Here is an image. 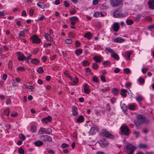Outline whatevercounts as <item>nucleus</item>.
I'll return each instance as SVG.
<instances>
[{"instance_id":"12","label":"nucleus","mask_w":154,"mask_h":154,"mask_svg":"<svg viewBox=\"0 0 154 154\" xmlns=\"http://www.w3.org/2000/svg\"><path fill=\"white\" fill-rule=\"evenodd\" d=\"M149 8L151 9H154V0H150L147 3Z\"/></svg>"},{"instance_id":"31","label":"nucleus","mask_w":154,"mask_h":154,"mask_svg":"<svg viewBox=\"0 0 154 154\" xmlns=\"http://www.w3.org/2000/svg\"><path fill=\"white\" fill-rule=\"evenodd\" d=\"M139 147L140 148L144 149L146 148L147 147V146L145 144L140 143L139 144Z\"/></svg>"},{"instance_id":"35","label":"nucleus","mask_w":154,"mask_h":154,"mask_svg":"<svg viewBox=\"0 0 154 154\" xmlns=\"http://www.w3.org/2000/svg\"><path fill=\"white\" fill-rule=\"evenodd\" d=\"M126 23L128 25H130L133 23V21L131 20L128 19L126 20Z\"/></svg>"},{"instance_id":"41","label":"nucleus","mask_w":154,"mask_h":154,"mask_svg":"<svg viewBox=\"0 0 154 154\" xmlns=\"http://www.w3.org/2000/svg\"><path fill=\"white\" fill-rule=\"evenodd\" d=\"M105 51H107L111 53V54L112 53L114 52V51H113L110 48L106 47L105 48Z\"/></svg>"},{"instance_id":"43","label":"nucleus","mask_w":154,"mask_h":154,"mask_svg":"<svg viewBox=\"0 0 154 154\" xmlns=\"http://www.w3.org/2000/svg\"><path fill=\"white\" fill-rule=\"evenodd\" d=\"M127 15V14L126 13H120L119 17H123L125 16H126Z\"/></svg>"},{"instance_id":"46","label":"nucleus","mask_w":154,"mask_h":154,"mask_svg":"<svg viewBox=\"0 0 154 154\" xmlns=\"http://www.w3.org/2000/svg\"><path fill=\"white\" fill-rule=\"evenodd\" d=\"M89 62L86 60H85L83 62V65L85 66H86L89 65Z\"/></svg>"},{"instance_id":"63","label":"nucleus","mask_w":154,"mask_h":154,"mask_svg":"<svg viewBox=\"0 0 154 154\" xmlns=\"http://www.w3.org/2000/svg\"><path fill=\"white\" fill-rule=\"evenodd\" d=\"M64 5L66 7H68L69 6V4L68 3L67 1H65L64 2Z\"/></svg>"},{"instance_id":"19","label":"nucleus","mask_w":154,"mask_h":154,"mask_svg":"<svg viewBox=\"0 0 154 154\" xmlns=\"http://www.w3.org/2000/svg\"><path fill=\"white\" fill-rule=\"evenodd\" d=\"M34 144L37 146H39L42 145L43 143L42 141L38 140L35 141Z\"/></svg>"},{"instance_id":"37","label":"nucleus","mask_w":154,"mask_h":154,"mask_svg":"<svg viewBox=\"0 0 154 154\" xmlns=\"http://www.w3.org/2000/svg\"><path fill=\"white\" fill-rule=\"evenodd\" d=\"M98 67V65L95 63H93L92 65V68L93 69H97Z\"/></svg>"},{"instance_id":"14","label":"nucleus","mask_w":154,"mask_h":154,"mask_svg":"<svg viewBox=\"0 0 154 154\" xmlns=\"http://www.w3.org/2000/svg\"><path fill=\"white\" fill-rule=\"evenodd\" d=\"M84 90L86 94H88L90 92V90L89 89V86L88 85L86 84H85L84 87Z\"/></svg>"},{"instance_id":"2","label":"nucleus","mask_w":154,"mask_h":154,"mask_svg":"<svg viewBox=\"0 0 154 154\" xmlns=\"http://www.w3.org/2000/svg\"><path fill=\"white\" fill-rule=\"evenodd\" d=\"M122 2L123 0H110V4L113 8L118 7Z\"/></svg>"},{"instance_id":"10","label":"nucleus","mask_w":154,"mask_h":154,"mask_svg":"<svg viewBox=\"0 0 154 154\" xmlns=\"http://www.w3.org/2000/svg\"><path fill=\"white\" fill-rule=\"evenodd\" d=\"M17 53L18 54V58L19 60L23 61L26 59V57L23 54L19 52H17Z\"/></svg>"},{"instance_id":"28","label":"nucleus","mask_w":154,"mask_h":154,"mask_svg":"<svg viewBox=\"0 0 154 154\" xmlns=\"http://www.w3.org/2000/svg\"><path fill=\"white\" fill-rule=\"evenodd\" d=\"M39 62V60L36 59H34L31 60V63L35 64H37Z\"/></svg>"},{"instance_id":"18","label":"nucleus","mask_w":154,"mask_h":154,"mask_svg":"<svg viewBox=\"0 0 154 154\" xmlns=\"http://www.w3.org/2000/svg\"><path fill=\"white\" fill-rule=\"evenodd\" d=\"M111 54L112 57L114 59H116L117 60H119V58L118 55L115 52L112 53Z\"/></svg>"},{"instance_id":"36","label":"nucleus","mask_w":154,"mask_h":154,"mask_svg":"<svg viewBox=\"0 0 154 154\" xmlns=\"http://www.w3.org/2000/svg\"><path fill=\"white\" fill-rule=\"evenodd\" d=\"M110 62L109 61H106L103 62V65L105 66H109L110 64Z\"/></svg>"},{"instance_id":"48","label":"nucleus","mask_w":154,"mask_h":154,"mask_svg":"<svg viewBox=\"0 0 154 154\" xmlns=\"http://www.w3.org/2000/svg\"><path fill=\"white\" fill-rule=\"evenodd\" d=\"M139 82L141 84H143L144 82V80L142 78H140L138 79Z\"/></svg>"},{"instance_id":"17","label":"nucleus","mask_w":154,"mask_h":154,"mask_svg":"<svg viewBox=\"0 0 154 154\" xmlns=\"http://www.w3.org/2000/svg\"><path fill=\"white\" fill-rule=\"evenodd\" d=\"M93 59L97 63H100L101 61V58L100 57L97 56H95L93 58Z\"/></svg>"},{"instance_id":"15","label":"nucleus","mask_w":154,"mask_h":154,"mask_svg":"<svg viewBox=\"0 0 154 154\" xmlns=\"http://www.w3.org/2000/svg\"><path fill=\"white\" fill-rule=\"evenodd\" d=\"M132 53L130 52L127 51L125 53V56L126 57V59L128 60H129L130 59V56Z\"/></svg>"},{"instance_id":"32","label":"nucleus","mask_w":154,"mask_h":154,"mask_svg":"<svg viewBox=\"0 0 154 154\" xmlns=\"http://www.w3.org/2000/svg\"><path fill=\"white\" fill-rule=\"evenodd\" d=\"M43 69L42 67H39L37 70V72L39 73L42 74L43 72Z\"/></svg>"},{"instance_id":"56","label":"nucleus","mask_w":154,"mask_h":154,"mask_svg":"<svg viewBox=\"0 0 154 154\" xmlns=\"http://www.w3.org/2000/svg\"><path fill=\"white\" fill-rule=\"evenodd\" d=\"M62 147L63 148H67L69 147V145L67 144L64 143L62 145Z\"/></svg>"},{"instance_id":"9","label":"nucleus","mask_w":154,"mask_h":154,"mask_svg":"<svg viewBox=\"0 0 154 154\" xmlns=\"http://www.w3.org/2000/svg\"><path fill=\"white\" fill-rule=\"evenodd\" d=\"M112 28L114 31L115 32H118L119 28V23L117 22L114 23L112 25Z\"/></svg>"},{"instance_id":"23","label":"nucleus","mask_w":154,"mask_h":154,"mask_svg":"<svg viewBox=\"0 0 154 154\" xmlns=\"http://www.w3.org/2000/svg\"><path fill=\"white\" fill-rule=\"evenodd\" d=\"M84 117L82 116H80L77 119V121L79 123H81L84 120Z\"/></svg>"},{"instance_id":"53","label":"nucleus","mask_w":154,"mask_h":154,"mask_svg":"<svg viewBox=\"0 0 154 154\" xmlns=\"http://www.w3.org/2000/svg\"><path fill=\"white\" fill-rule=\"evenodd\" d=\"M72 40L70 39H67L65 40L66 43L67 44H70L72 42Z\"/></svg>"},{"instance_id":"62","label":"nucleus","mask_w":154,"mask_h":154,"mask_svg":"<svg viewBox=\"0 0 154 154\" xmlns=\"http://www.w3.org/2000/svg\"><path fill=\"white\" fill-rule=\"evenodd\" d=\"M99 15V13L98 12H95L93 15L94 16L96 17H98Z\"/></svg>"},{"instance_id":"13","label":"nucleus","mask_w":154,"mask_h":154,"mask_svg":"<svg viewBox=\"0 0 154 154\" xmlns=\"http://www.w3.org/2000/svg\"><path fill=\"white\" fill-rule=\"evenodd\" d=\"M99 144L101 147L104 148L108 146L109 143L108 142H105L100 140L99 142Z\"/></svg>"},{"instance_id":"27","label":"nucleus","mask_w":154,"mask_h":154,"mask_svg":"<svg viewBox=\"0 0 154 154\" xmlns=\"http://www.w3.org/2000/svg\"><path fill=\"white\" fill-rule=\"evenodd\" d=\"M70 19L71 21L74 22L75 23L78 20V18L75 16L72 17L70 18Z\"/></svg>"},{"instance_id":"6","label":"nucleus","mask_w":154,"mask_h":154,"mask_svg":"<svg viewBox=\"0 0 154 154\" xmlns=\"http://www.w3.org/2000/svg\"><path fill=\"white\" fill-rule=\"evenodd\" d=\"M99 128L97 126L94 125L91 128L89 131V134L91 135H93L98 131Z\"/></svg>"},{"instance_id":"60","label":"nucleus","mask_w":154,"mask_h":154,"mask_svg":"<svg viewBox=\"0 0 154 154\" xmlns=\"http://www.w3.org/2000/svg\"><path fill=\"white\" fill-rule=\"evenodd\" d=\"M141 16L140 14L137 15L136 17V20L137 21H139L140 19L141 18Z\"/></svg>"},{"instance_id":"52","label":"nucleus","mask_w":154,"mask_h":154,"mask_svg":"<svg viewBox=\"0 0 154 154\" xmlns=\"http://www.w3.org/2000/svg\"><path fill=\"white\" fill-rule=\"evenodd\" d=\"M75 47L76 48L78 47L79 46H80V42L78 41H76L75 42Z\"/></svg>"},{"instance_id":"61","label":"nucleus","mask_w":154,"mask_h":154,"mask_svg":"<svg viewBox=\"0 0 154 154\" xmlns=\"http://www.w3.org/2000/svg\"><path fill=\"white\" fill-rule=\"evenodd\" d=\"M100 79H101V80L103 81V82H106V79H105V77L104 76H101V77H100Z\"/></svg>"},{"instance_id":"50","label":"nucleus","mask_w":154,"mask_h":154,"mask_svg":"<svg viewBox=\"0 0 154 154\" xmlns=\"http://www.w3.org/2000/svg\"><path fill=\"white\" fill-rule=\"evenodd\" d=\"M93 80L96 82H99V79H97V78L94 76L93 77Z\"/></svg>"},{"instance_id":"54","label":"nucleus","mask_w":154,"mask_h":154,"mask_svg":"<svg viewBox=\"0 0 154 154\" xmlns=\"http://www.w3.org/2000/svg\"><path fill=\"white\" fill-rule=\"evenodd\" d=\"M17 70L19 71H23L25 70V69L23 67H19L17 68Z\"/></svg>"},{"instance_id":"44","label":"nucleus","mask_w":154,"mask_h":154,"mask_svg":"<svg viewBox=\"0 0 154 154\" xmlns=\"http://www.w3.org/2000/svg\"><path fill=\"white\" fill-rule=\"evenodd\" d=\"M64 73L66 76L68 77L69 78L71 79V80H72V78L70 75L68 73L67 71L65 72Z\"/></svg>"},{"instance_id":"64","label":"nucleus","mask_w":154,"mask_h":154,"mask_svg":"<svg viewBox=\"0 0 154 154\" xmlns=\"http://www.w3.org/2000/svg\"><path fill=\"white\" fill-rule=\"evenodd\" d=\"M46 149L48 150V152L49 153H50L51 154H54V151L53 150H50V149Z\"/></svg>"},{"instance_id":"58","label":"nucleus","mask_w":154,"mask_h":154,"mask_svg":"<svg viewBox=\"0 0 154 154\" xmlns=\"http://www.w3.org/2000/svg\"><path fill=\"white\" fill-rule=\"evenodd\" d=\"M11 101L10 98H8L7 99L6 101V104L7 105L10 104L11 103Z\"/></svg>"},{"instance_id":"16","label":"nucleus","mask_w":154,"mask_h":154,"mask_svg":"<svg viewBox=\"0 0 154 154\" xmlns=\"http://www.w3.org/2000/svg\"><path fill=\"white\" fill-rule=\"evenodd\" d=\"M125 39L121 38L119 37L114 39V42L116 43H121L124 42Z\"/></svg>"},{"instance_id":"55","label":"nucleus","mask_w":154,"mask_h":154,"mask_svg":"<svg viewBox=\"0 0 154 154\" xmlns=\"http://www.w3.org/2000/svg\"><path fill=\"white\" fill-rule=\"evenodd\" d=\"M148 69V68H143L142 69V71L143 73H145Z\"/></svg>"},{"instance_id":"5","label":"nucleus","mask_w":154,"mask_h":154,"mask_svg":"<svg viewBox=\"0 0 154 154\" xmlns=\"http://www.w3.org/2000/svg\"><path fill=\"white\" fill-rule=\"evenodd\" d=\"M30 39L32 40V42L38 44L40 43L41 39L38 38V36L36 35H34L32 36Z\"/></svg>"},{"instance_id":"24","label":"nucleus","mask_w":154,"mask_h":154,"mask_svg":"<svg viewBox=\"0 0 154 154\" xmlns=\"http://www.w3.org/2000/svg\"><path fill=\"white\" fill-rule=\"evenodd\" d=\"M45 38L48 41H51V37L48 33H46L45 35Z\"/></svg>"},{"instance_id":"7","label":"nucleus","mask_w":154,"mask_h":154,"mask_svg":"<svg viewBox=\"0 0 154 154\" xmlns=\"http://www.w3.org/2000/svg\"><path fill=\"white\" fill-rule=\"evenodd\" d=\"M122 8L119 7L116 10L113 12V15L115 18H119V13L121 12Z\"/></svg>"},{"instance_id":"51","label":"nucleus","mask_w":154,"mask_h":154,"mask_svg":"<svg viewBox=\"0 0 154 154\" xmlns=\"http://www.w3.org/2000/svg\"><path fill=\"white\" fill-rule=\"evenodd\" d=\"M124 72L127 74H128L130 72V69L128 68H125L124 69Z\"/></svg>"},{"instance_id":"47","label":"nucleus","mask_w":154,"mask_h":154,"mask_svg":"<svg viewBox=\"0 0 154 154\" xmlns=\"http://www.w3.org/2000/svg\"><path fill=\"white\" fill-rule=\"evenodd\" d=\"M143 99V97L141 95H140L136 97L137 100L139 101H141Z\"/></svg>"},{"instance_id":"22","label":"nucleus","mask_w":154,"mask_h":154,"mask_svg":"<svg viewBox=\"0 0 154 154\" xmlns=\"http://www.w3.org/2000/svg\"><path fill=\"white\" fill-rule=\"evenodd\" d=\"M38 6L42 9H44L45 8V5L44 3H41L40 2H38L37 4Z\"/></svg>"},{"instance_id":"39","label":"nucleus","mask_w":154,"mask_h":154,"mask_svg":"<svg viewBox=\"0 0 154 154\" xmlns=\"http://www.w3.org/2000/svg\"><path fill=\"white\" fill-rule=\"evenodd\" d=\"M36 130V127L35 126H32L31 129V131L33 132H35Z\"/></svg>"},{"instance_id":"3","label":"nucleus","mask_w":154,"mask_h":154,"mask_svg":"<svg viewBox=\"0 0 154 154\" xmlns=\"http://www.w3.org/2000/svg\"><path fill=\"white\" fill-rule=\"evenodd\" d=\"M122 133L125 135L128 136L130 133V130L128 127L126 125H122L120 128Z\"/></svg>"},{"instance_id":"38","label":"nucleus","mask_w":154,"mask_h":154,"mask_svg":"<svg viewBox=\"0 0 154 154\" xmlns=\"http://www.w3.org/2000/svg\"><path fill=\"white\" fill-rule=\"evenodd\" d=\"M10 111V109L8 108L4 110V111L5 114L7 116H8Z\"/></svg>"},{"instance_id":"20","label":"nucleus","mask_w":154,"mask_h":154,"mask_svg":"<svg viewBox=\"0 0 154 154\" xmlns=\"http://www.w3.org/2000/svg\"><path fill=\"white\" fill-rule=\"evenodd\" d=\"M109 132L105 128L103 129L101 131V133L102 134L106 137V136L107 134H108Z\"/></svg>"},{"instance_id":"42","label":"nucleus","mask_w":154,"mask_h":154,"mask_svg":"<svg viewBox=\"0 0 154 154\" xmlns=\"http://www.w3.org/2000/svg\"><path fill=\"white\" fill-rule=\"evenodd\" d=\"M72 80L73 81V82L74 83V85H75L77 84L79 81L78 79L77 78H75L73 80L72 79Z\"/></svg>"},{"instance_id":"29","label":"nucleus","mask_w":154,"mask_h":154,"mask_svg":"<svg viewBox=\"0 0 154 154\" xmlns=\"http://www.w3.org/2000/svg\"><path fill=\"white\" fill-rule=\"evenodd\" d=\"M106 137L110 139H113L114 137V136L109 132L108 134L106 135Z\"/></svg>"},{"instance_id":"30","label":"nucleus","mask_w":154,"mask_h":154,"mask_svg":"<svg viewBox=\"0 0 154 154\" xmlns=\"http://www.w3.org/2000/svg\"><path fill=\"white\" fill-rule=\"evenodd\" d=\"M119 90L116 88H113L112 89V93L114 95H116L119 92Z\"/></svg>"},{"instance_id":"34","label":"nucleus","mask_w":154,"mask_h":154,"mask_svg":"<svg viewBox=\"0 0 154 154\" xmlns=\"http://www.w3.org/2000/svg\"><path fill=\"white\" fill-rule=\"evenodd\" d=\"M45 119L47 120L48 121V122H50L52 120V118L51 116H49L48 117H45L43 119V120H44Z\"/></svg>"},{"instance_id":"59","label":"nucleus","mask_w":154,"mask_h":154,"mask_svg":"<svg viewBox=\"0 0 154 154\" xmlns=\"http://www.w3.org/2000/svg\"><path fill=\"white\" fill-rule=\"evenodd\" d=\"M34 12V10L33 9H31L29 11V15L30 16H32L33 14V13Z\"/></svg>"},{"instance_id":"11","label":"nucleus","mask_w":154,"mask_h":154,"mask_svg":"<svg viewBox=\"0 0 154 154\" xmlns=\"http://www.w3.org/2000/svg\"><path fill=\"white\" fill-rule=\"evenodd\" d=\"M72 114L74 116H76L78 115L77 108L76 106H72Z\"/></svg>"},{"instance_id":"49","label":"nucleus","mask_w":154,"mask_h":154,"mask_svg":"<svg viewBox=\"0 0 154 154\" xmlns=\"http://www.w3.org/2000/svg\"><path fill=\"white\" fill-rule=\"evenodd\" d=\"M140 132H137L136 131H134L133 132V134L135 135L136 137H138L139 135Z\"/></svg>"},{"instance_id":"40","label":"nucleus","mask_w":154,"mask_h":154,"mask_svg":"<svg viewBox=\"0 0 154 154\" xmlns=\"http://www.w3.org/2000/svg\"><path fill=\"white\" fill-rule=\"evenodd\" d=\"M128 109H129L131 110H135V107L134 105L131 104L128 107Z\"/></svg>"},{"instance_id":"8","label":"nucleus","mask_w":154,"mask_h":154,"mask_svg":"<svg viewBox=\"0 0 154 154\" xmlns=\"http://www.w3.org/2000/svg\"><path fill=\"white\" fill-rule=\"evenodd\" d=\"M40 139L42 140L47 141H51L52 140L51 137L47 135L41 136Z\"/></svg>"},{"instance_id":"33","label":"nucleus","mask_w":154,"mask_h":154,"mask_svg":"<svg viewBox=\"0 0 154 154\" xmlns=\"http://www.w3.org/2000/svg\"><path fill=\"white\" fill-rule=\"evenodd\" d=\"M19 137L21 139V140H24L26 138V137L25 136L24 134H20L19 135Z\"/></svg>"},{"instance_id":"45","label":"nucleus","mask_w":154,"mask_h":154,"mask_svg":"<svg viewBox=\"0 0 154 154\" xmlns=\"http://www.w3.org/2000/svg\"><path fill=\"white\" fill-rule=\"evenodd\" d=\"M24 150L21 148H20L18 149V152L20 154H23L24 153Z\"/></svg>"},{"instance_id":"21","label":"nucleus","mask_w":154,"mask_h":154,"mask_svg":"<svg viewBox=\"0 0 154 154\" xmlns=\"http://www.w3.org/2000/svg\"><path fill=\"white\" fill-rule=\"evenodd\" d=\"M127 91L125 89H122L121 90V93L120 94L122 96L124 97H125L127 95Z\"/></svg>"},{"instance_id":"4","label":"nucleus","mask_w":154,"mask_h":154,"mask_svg":"<svg viewBox=\"0 0 154 154\" xmlns=\"http://www.w3.org/2000/svg\"><path fill=\"white\" fill-rule=\"evenodd\" d=\"M128 154H133L136 148L131 144H129L126 146Z\"/></svg>"},{"instance_id":"57","label":"nucleus","mask_w":154,"mask_h":154,"mask_svg":"<svg viewBox=\"0 0 154 154\" xmlns=\"http://www.w3.org/2000/svg\"><path fill=\"white\" fill-rule=\"evenodd\" d=\"M122 105H123V106H121V108L123 110H126L127 109V107L126 105L124 104H123Z\"/></svg>"},{"instance_id":"1","label":"nucleus","mask_w":154,"mask_h":154,"mask_svg":"<svg viewBox=\"0 0 154 154\" xmlns=\"http://www.w3.org/2000/svg\"><path fill=\"white\" fill-rule=\"evenodd\" d=\"M137 119L134 122L136 126L140 125L144 122L145 117L142 115H139L137 117Z\"/></svg>"},{"instance_id":"26","label":"nucleus","mask_w":154,"mask_h":154,"mask_svg":"<svg viewBox=\"0 0 154 154\" xmlns=\"http://www.w3.org/2000/svg\"><path fill=\"white\" fill-rule=\"evenodd\" d=\"M91 33L90 32H88L85 33L84 35V36L90 39L91 38Z\"/></svg>"},{"instance_id":"25","label":"nucleus","mask_w":154,"mask_h":154,"mask_svg":"<svg viewBox=\"0 0 154 154\" xmlns=\"http://www.w3.org/2000/svg\"><path fill=\"white\" fill-rule=\"evenodd\" d=\"M82 53V49H78L75 51V53L77 56H79Z\"/></svg>"}]
</instances>
